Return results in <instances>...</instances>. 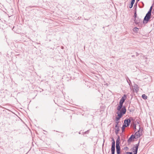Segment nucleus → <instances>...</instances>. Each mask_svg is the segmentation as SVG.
<instances>
[{"label":"nucleus","instance_id":"1","mask_svg":"<svg viewBox=\"0 0 154 154\" xmlns=\"http://www.w3.org/2000/svg\"><path fill=\"white\" fill-rule=\"evenodd\" d=\"M126 95H124L123 97H122L119 102V105L117 107V110L118 111L122 110L123 107H124L125 108L126 107L125 106H123V103L125 100L126 98Z\"/></svg>","mask_w":154,"mask_h":154},{"label":"nucleus","instance_id":"2","mask_svg":"<svg viewBox=\"0 0 154 154\" xmlns=\"http://www.w3.org/2000/svg\"><path fill=\"white\" fill-rule=\"evenodd\" d=\"M126 111V109L124 107H123L122 110L118 111L116 113L118 115V117H116V121L118 122V121L125 114Z\"/></svg>","mask_w":154,"mask_h":154},{"label":"nucleus","instance_id":"3","mask_svg":"<svg viewBox=\"0 0 154 154\" xmlns=\"http://www.w3.org/2000/svg\"><path fill=\"white\" fill-rule=\"evenodd\" d=\"M112 142L111 149V154H115V142L113 138L112 139Z\"/></svg>","mask_w":154,"mask_h":154},{"label":"nucleus","instance_id":"4","mask_svg":"<svg viewBox=\"0 0 154 154\" xmlns=\"http://www.w3.org/2000/svg\"><path fill=\"white\" fill-rule=\"evenodd\" d=\"M151 15L150 14H146V16L144 17L143 19V23H144L145 22L146 23H148L149 20L151 18Z\"/></svg>","mask_w":154,"mask_h":154},{"label":"nucleus","instance_id":"5","mask_svg":"<svg viewBox=\"0 0 154 154\" xmlns=\"http://www.w3.org/2000/svg\"><path fill=\"white\" fill-rule=\"evenodd\" d=\"M140 141H139L138 143L136 144L135 146H134L133 148V152H134V154H137V150L139 146V143Z\"/></svg>","mask_w":154,"mask_h":154},{"label":"nucleus","instance_id":"6","mask_svg":"<svg viewBox=\"0 0 154 154\" xmlns=\"http://www.w3.org/2000/svg\"><path fill=\"white\" fill-rule=\"evenodd\" d=\"M131 123V120L128 119H126L124 121V123L123 124L125 125L126 127H128Z\"/></svg>","mask_w":154,"mask_h":154},{"label":"nucleus","instance_id":"7","mask_svg":"<svg viewBox=\"0 0 154 154\" xmlns=\"http://www.w3.org/2000/svg\"><path fill=\"white\" fill-rule=\"evenodd\" d=\"M134 139H136L135 136L134 134H132L128 140V143H130L132 140Z\"/></svg>","mask_w":154,"mask_h":154},{"label":"nucleus","instance_id":"8","mask_svg":"<svg viewBox=\"0 0 154 154\" xmlns=\"http://www.w3.org/2000/svg\"><path fill=\"white\" fill-rule=\"evenodd\" d=\"M120 143V138L119 136L116 141V148H120L119 146Z\"/></svg>","mask_w":154,"mask_h":154},{"label":"nucleus","instance_id":"9","mask_svg":"<svg viewBox=\"0 0 154 154\" xmlns=\"http://www.w3.org/2000/svg\"><path fill=\"white\" fill-rule=\"evenodd\" d=\"M135 137H136V139H137L140 137V136L141 135V134H140L139 132V131H137L135 133L134 135Z\"/></svg>","mask_w":154,"mask_h":154},{"label":"nucleus","instance_id":"10","mask_svg":"<svg viewBox=\"0 0 154 154\" xmlns=\"http://www.w3.org/2000/svg\"><path fill=\"white\" fill-rule=\"evenodd\" d=\"M140 19L138 17L134 19V23L136 24H138L140 22Z\"/></svg>","mask_w":154,"mask_h":154},{"label":"nucleus","instance_id":"11","mask_svg":"<svg viewBox=\"0 0 154 154\" xmlns=\"http://www.w3.org/2000/svg\"><path fill=\"white\" fill-rule=\"evenodd\" d=\"M115 133L116 134H117L120 130L119 127L117 126V127H115Z\"/></svg>","mask_w":154,"mask_h":154},{"label":"nucleus","instance_id":"12","mask_svg":"<svg viewBox=\"0 0 154 154\" xmlns=\"http://www.w3.org/2000/svg\"><path fill=\"white\" fill-rule=\"evenodd\" d=\"M135 0H131L130 4L129 5V7L130 8H131L133 7V5L134 3Z\"/></svg>","mask_w":154,"mask_h":154},{"label":"nucleus","instance_id":"13","mask_svg":"<svg viewBox=\"0 0 154 154\" xmlns=\"http://www.w3.org/2000/svg\"><path fill=\"white\" fill-rule=\"evenodd\" d=\"M117 154H120V148H116Z\"/></svg>","mask_w":154,"mask_h":154},{"label":"nucleus","instance_id":"14","mask_svg":"<svg viewBox=\"0 0 154 154\" xmlns=\"http://www.w3.org/2000/svg\"><path fill=\"white\" fill-rule=\"evenodd\" d=\"M126 80H127V82L128 83L129 85L130 86H131V80L129 79L128 78H127L126 79Z\"/></svg>","mask_w":154,"mask_h":154},{"label":"nucleus","instance_id":"15","mask_svg":"<svg viewBox=\"0 0 154 154\" xmlns=\"http://www.w3.org/2000/svg\"><path fill=\"white\" fill-rule=\"evenodd\" d=\"M142 97L144 100H146L147 97L145 94H143L142 95Z\"/></svg>","mask_w":154,"mask_h":154},{"label":"nucleus","instance_id":"16","mask_svg":"<svg viewBox=\"0 0 154 154\" xmlns=\"http://www.w3.org/2000/svg\"><path fill=\"white\" fill-rule=\"evenodd\" d=\"M125 127H127L125 125L123 124L122 125V132H123L125 130Z\"/></svg>","mask_w":154,"mask_h":154},{"label":"nucleus","instance_id":"17","mask_svg":"<svg viewBox=\"0 0 154 154\" xmlns=\"http://www.w3.org/2000/svg\"><path fill=\"white\" fill-rule=\"evenodd\" d=\"M138 28L136 27H134L133 29V31L136 32H137L138 31Z\"/></svg>","mask_w":154,"mask_h":154},{"label":"nucleus","instance_id":"18","mask_svg":"<svg viewBox=\"0 0 154 154\" xmlns=\"http://www.w3.org/2000/svg\"><path fill=\"white\" fill-rule=\"evenodd\" d=\"M134 19L137 18V11L136 10L134 11Z\"/></svg>","mask_w":154,"mask_h":154},{"label":"nucleus","instance_id":"19","mask_svg":"<svg viewBox=\"0 0 154 154\" xmlns=\"http://www.w3.org/2000/svg\"><path fill=\"white\" fill-rule=\"evenodd\" d=\"M139 130L138 131H139V132H140H140L142 133V132L143 131V128H142L140 127V125H139Z\"/></svg>","mask_w":154,"mask_h":154},{"label":"nucleus","instance_id":"20","mask_svg":"<svg viewBox=\"0 0 154 154\" xmlns=\"http://www.w3.org/2000/svg\"><path fill=\"white\" fill-rule=\"evenodd\" d=\"M119 122H117V121L116 122H115L116 124H115V127H117L119 126L118 125H119Z\"/></svg>","mask_w":154,"mask_h":154},{"label":"nucleus","instance_id":"21","mask_svg":"<svg viewBox=\"0 0 154 154\" xmlns=\"http://www.w3.org/2000/svg\"><path fill=\"white\" fill-rule=\"evenodd\" d=\"M151 12L152 10H149L147 14H150L151 15Z\"/></svg>","mask_w":154,"mask_h":154},{"label":"nucleus","instance_id":"22","mask_svg":"<svg viewBox=\"0 0 154 154\" xmlns=\"http://www.w3.org/2000/svg\"><path fill=\"white\" fill-rule=\"evenodd\" d=\"M128 119H130L131 120V121H134V120L133 119V117H129V118H128Z\"/></svg>","mask_w":154,"mask_h":154},{"label":"nucleus","instance_id":"23","mask_svg":"<svg viewBox=\"0 0 154 154\" xmlns=\"http://www.w3.org/2000/svg\"><path fill=\"white\" fill-rule=\"evenodd\" d=\"M127 154H132V152H127Z\"/></svg>","mask_w":154,"mask_h":154},{"label":"nucleus","instance_id":"24","mask_svg":"<svg viewBox=\"0 0 154 154\" xmlns=\"http://www.w3.org/2000/svg\"><path fill=\"white\" fill-rule=\"evenodd\" d=\"M58 135H60L61 137H63V134L62 133H61L60 134H59Z\"/></svg>","mask_w":154,"mask_h":154},{"label":"nucleus","instance_id":"25","mask_svg":"<svg viewBox=\"0 0 154 154\" xmlns=\"http://www.w3.org/2000/svg\"><path fill=\"white\" fill-rule=\"evenodd\" d=\"M137 2H136L135 4L134 5V7H135V6H137Z\"/></svg>","mask_w":154,"mask_h":154},{"label":"nucleus","instance_id":"26","mask_svg":"<svg viewBox=\"0 0 154 154\" xmlns=\"http://www.w3.org/2000/svg\"><path fill=\"white\" fill-rule=\"evenodd\" d=\"M89 132V130H88L87 131H85V134H86L88 132Z\"/></svg>","mask_w":154,"mask_h":154},{"label":"nucleus","instance_id":"27","mask_svg":"<svg viewBox=\"0 0 154 154\" xmlns=\"http://www.w3.org/2000/svg\"><path fill=\"white\" fill-rule=\"evenodd\" d=\"M152 6H151L149 10H152Z\"/></svg>","mask_w":154,"mask_h":154},{"label":"nucleus","instance_id":"28","mask_svg":"<svg viewBox=\"0 0 154 154\" xmlns=\"http://www.w3.org/2000/svg\"><path fill=\"white\" fill-rule=\"evenodd\" d=\"M140 0H136L137 2H138V1H139Z\"/></svg>","mask_w":154,"mask_h":154},{"label":"nucleus","instance_id":"29","mask_svg":"<svg viewBox=\"0 0 154 154\" xmlns=\"http://www.w3.org/2000/svg\"><path fill=\"white\" fill-rule=\"evenodd\" d=\"M135 91H136L137 92V88H136V89H135Z\"/></svg>","mask_w":154,"mask_h":154},{"label":"nucleus","instance_id":"30","mask_svg":"<svg viewBox=\"0 0 154 154\" xmlns=\"http://www.w3.org/2000/svg\"><path fill=\"white\" fill-rule=\"evenodd\" d=\"M127 148L128 149V147H126V149H127Z\"/></svg>","mask_w":154,"mask_h":154},{"label":"nucleus","instance_id":"31","mask_svg":"<svg viewBox=\"0 0 154 154\" xmlns=\"http://www.w3.org/2000/svg\"><path fill=\"white\" fill-rule=\"evenodd\" d=\"M127 148L128 149V147H126V149H127Z\"/></svg>","mask_w":154,"mask_h":154},{"label":"nucleus","instance_id":"32","mask_svg":"<svg viewBox=\"0 0 154 154\" xmlns=\"http://www.w3.org/2000/svg\"><path fill=\"white\" fill-rule=\"evenodd\" d=\"M134 128H135V129L136 128V126H134Z\"/></svg>","mask_w":154,"mask_h":154},{"label":"nucleus","instance_id":"33","mask_svg":"<svg viewBox=\"0 0 154 154\" xmlns=\"http://www.w3.org/2000/svg\"><path fill=\"white\" fill-rule=\"evenodd\" d=\"M136 85V86H137V85Z\"/></svg>","mask_w":154,"mask_h":154}]
</instances>
